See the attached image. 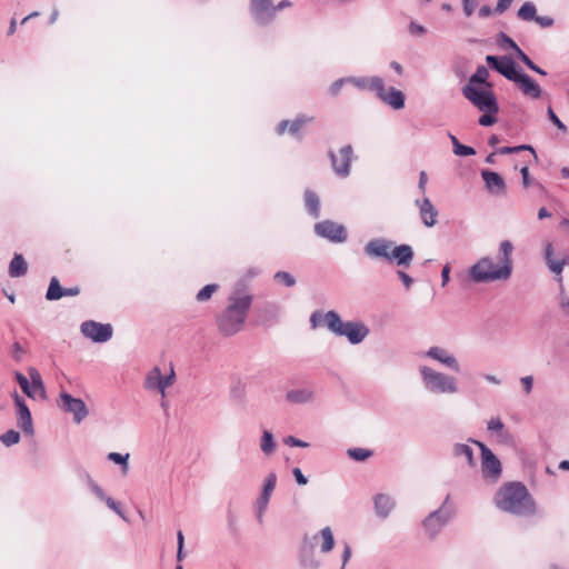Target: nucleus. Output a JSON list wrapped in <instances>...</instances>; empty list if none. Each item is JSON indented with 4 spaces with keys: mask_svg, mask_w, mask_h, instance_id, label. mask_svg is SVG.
<instances>
[{
    "mask_svg": "<svg viewBox=\"0 0 569 569\" xmlns=\"http://www.w3.org/2000/svg\"><path fill=\"white\" fill-rule=\"evenodd\" d=\"M513 244L509 240H503L499 246V263L495 264L492 259L483 257L479 259L469 269V277L475 283H490L493 281H506L511 277L513 262Z\"/></svg>",
    "mask_w": 569,
    "mask_h": 569,
    "instance_id": "f257e3e1",
    "label": "nucleus"
},
{
    "mask_svg": "<svg viewBox=\"0 0 569 569\" xmlns=\"http://www.w3.org/2000/svg\"><path fill=\"white\" fill-rule=\"evenodd\" d=\"M242 282L237 283L228 298V306L217 317L219 332L226 337L233 336L241 330L251 308L253 297L244 292Z\"/></svg>",
    "mask_w": 569,
    "mask_h": 569,
    "instance_id": "f03ea898",
    "label": "nucleus"
},
{
    "mask_svg": "<svg viewBox=\"0 0 569 569\" xmlns=\"http://www.w3.org/2000/svg\"><path fill=\"white\" fill-rule=\"evenodd\" d=\"M496 506L502 511L518 516L535 511L533 500L521 482H510L502 487L496 496Z\"/></svg>",
    "mask_w": 569,
    "mask_h": 569,
    "instance_id": "7ed1b4c3",
    "label": "nucleus"
},
{
    "mask_svg": "<svg viewBox=\"0 0 569 569\" xmlns=\"http://www.w3.org/2000/svg\"><path fill=\"white\" fill-rule=\"evenodd\" d=\"M325 326L329 331L339 337H346L351 345H359L369 335V328L361 321L343 322L335 310L325 313Z\"/></svg>",
    "mask_w": 569,
    "mask_h": 569,
    "instance_id": "20e7f679",
    "label": "nucleus"
},
{
    "mask_svg": "<svg viewBox=\"0 0 569 569\" xmlns=\"http://www.w3.org/2000/svg\"><path fill=\"white\" fill-rule=\"evenodd\" d=\"M457 515V507L448 493L441 506L431 511L423 520L422 527L430 539H435L442 528L451 522Z\"/></svg>",
    "mask_w": 569,
    "mask_h": 569,
    "instance_id": "39448f33",
    "label": "nucleus"
},
{
    "mask_svg": "<svg viewBox=\"0 0 569 569\" xmlns=\"http://www.w3.org/2000/svg\"><path fill=\"white\" fill-rule=\"evenodd\" d=\"M419 371L427 391L432 393L458 392V383L455 377L436 371L427 366H421Z\"/></svg>",
    "mask_w": 569,
    "mask_h": 569,
    "instance_id": "423d86ee",
    "label": "nucleus"
},
{
    "mask_svg": "<svg viewBox=\"0 0 569 569\" xmlns=\"http://www.w3.org/2000/svg\"><path fill=\"white\" fill-rule=\"evenodd\" d=\"M291 6L290 0H281L277 4L272 0H250L249 11L258 26L267 27L274 21L277 12Z\"/></svg>",
    "mask_w": 569,
    "mask_h": 569,
    "instance_id": "0eeeda50",
    "label": "nucleus"
},
{
    "mask_svg": "<svg viewBox=\"0 0 569 569\" xmlns=\"http://www.w3.org/2000/svg\"><path fill=\"white\" fill-rule=\"evenodd\" d=\"M461 92L462 96L479 111H488L492 107L499 106L492 88L463 86L461 88Z\"/></svg>",
    "mask_w": 569,
    "mask_h": 569,
    "instance_id": "6e6552de",
    "label": "nucleus"
},
{
    "mask_svg": "<svg viewBox=\"0 0 569 569\" xmlns=\"http://www.w3.org/2000/svg\"><path fill=\"white\" fill-rule=\"evenodd\" d=\"M481 450V476L485 481L496 483L502 473L498 457L482 442L472 440Z\"/></svg>",
    "mask_w": 569,
    "mask_h": 569,
    "instance_id": "1a4fd4ad",
    "label": "nucleus"
},
{
    "mask_svg": "<svg viewBox=\"0 0 569 569\" xmlns=\"http://www.w3.org/2000/svg\"><path fill=\"white\" fill-rule=\"evenodd\" d=\"M315 233L333 243H342L348 239V232L343 224L332 220H323L315 224Z\"/></svg>",
    "mask_w": 569,
    "mask_h": 569,
    "instance_id": "9d476101",
    "label": "nucleus"
},
{
    "mask_svg": "<svg viewBox=\"0 0 569 569\" xmlns=\"http://www.w3.org/2000/svg\"><path fill=\"white\" fill-rule=\"evenodd\" d=\"M372 87L377 97L386 104L392 107L395 110L402 109L406 102V96L402 91L390 87L386 90L383 79H375Z\"/></svg>",
    "mask_w": 569,
    "mask_h": 569,
    "instance_id": "9b49d317",
    "label": "nucleus"
},
{
    "mask_svg": "<svg viewBox=\"0 0 569 569\" xmlns=\"http://www.w3.org/2000/svg\"><path fill=\"white\" fill-rule=\"evenodd\" d=\"M486 62L492 70L512 82L521 72V70L518 69L517 63L509 56L489 54L486 57Z\"/></svg>",
    "mask_w": 569,
    "mask_h": 569,
    "instance_id": "f8f14e48",
    "label": "nucleus"
},
{
    "mask_svg": "<svg viewBox=\"0 0 569 569\" xmlns=\"http://www.w3.org/2000/svg\"><path fill=\"white\" fill-rule=\"evenodd\" d=\"M81 332L93 342L103 343L111 339L113 329L110 323L87 320L81 323Z\"/></svg>",
    "mask_w": 569,
    "mask_h": 569,
    "instance_id": "ddd939ff",
    "label": "nucleus"
},
{
    "mask_svg": "<svg viewBox=\"0 0 569 569\" xmlns=\"http://www.w3.org/2000/svg\"><path fill=\"white\" fill-rule=\"evenodd\" d=\"M58 405L63 411L73 415V420L76 423H80L89 415L88 408L83 400L80 398H74L68 392L60 393V401Z\"/></svg>",
    "mask_w": 569,
    "mask_h": 569,
    "instance_id": "4468645a",
    "label": "nucleus"
},
{
    "mask_svg": "<svg viewBox=\"0 0 569 569\" xmlns=\"http://www.w3.org/2000/svg\"><path fill=\"white\" fill-rule=\"evenodd\" d=\"M353 149L351 144L343 146L339 150V157L329 151L328 156L331 161L333 172L340 178H347L350 174V164L352 160Z\"/></svg>",
    "mask_w": 569,
    "mask_h": 569,
    "instance_id": "2eb2a0df",
    "label": "nucleus"
},
{
    "mask_svg": "<svg viewBox=\"0 0 569 569\" xmlns=\"http://www.w3.org/2000/svg\"><path fill=\"white\" fill-rule=\"evenodd\" d=\"M12 397L17 407V426L26 436H33L34 428L30 409L24 399L17 391L13 392Z\"/></svg>",
    "mask_w": 569,
    "mask_h": 569,
    "instance_id": "dca6fc26",
    "label": "nucleus"
},
{
    "mask_svg": "<svg viewBox=\"0 0 569 569\" xmlns=\"http://www.w3.org/2000/svg\"><path fill=\"white\" fill-rule=\"evenodd\" d=\"M393 241L387 238H373L369 240L363 247V253L371 259H385L389 261Z\"/></svg>",
    "mask_w": 569,
    "mask_h": 569,
    "instance_id": "f3484780",
    "label": "nucleus"
},
{
    "mask_svg": "<svg viewBox=\"0 0 569 569\" xmlns=\"http://www.w3.org/2000/svg\"><path fill=\"white\" fill-rule=\"evenodd\" d=\"M426 357L436 360L443 365L446 368L459 372L460 371V365L457 360V358L451 355L448 350L441 347H430L426 353Z\"/></svg>",
    "mask_w": 569,
    "mask_h": 569,
    "instance_id": "a211bd4d",
    "label": "nucleus"
},
{
    "mask_svg": "<svg viewBox=\"0 0 569 569\" xmlns=\"http://www.w3.org/2000/svg\"><path fill=\"white\" fill-rule=\"evenodd\" d=\"M415 204L419 209V216L425 227L431 228L437 223L438 210L429 198L417 199Z\"/></svg>",
    "mask_w": 569,
    "mask_h": 569,
    "instance_id": "6ab92c4d",
    "label": "nucleus"
},
{
    "mask_svg": "<svg viewBox=\"0 0 569 569\" xmlns=\"http://www.w3.org/2000/svg\"><path fill=\"white\" fill-rule=\"evenodd\" d=\"M389 256V262H396L398 267L409 268L413 260L415 252L410 244H393Z\"/></svg>",
    "mask_w": 569,
    "mask_h": 569,
    "instance_id": "aec40b11",
    "label": "nucleus"
},
{
    "mask_svg": "<svg viewBox=\"0 0 569 569\" xmlns=\"http://www.w3.org/2000/svg\"><path fill=\"white\" fill-rule=\"evenodd\" d=\"M313 117H309V116H306V114H300L293 121H289V120H282L278 127H277V133L278 134H282L284 132V130L287 129V127H289V132L291 136L296 137L298 140H301L302 137L301 134L299 133L300 132V129L309 123V122H312L313 121Z\"/></svg>",
    "mask_w": 569,
    "mask_h": 569,
    "instance_id": "412c9836",
    "label": "nucleus"
},
{
    "mask_svg": "<svg viewBox=\"0 0 569 569\" xmlns=\"http://www.w3.org/2000/svg\"><path fill=\"white\" fill-rule=\"evenodd\" d=\"M513 82L519 86L525 96H528L532 99H539L541 97L542 90L540 86L523 71L519 73Z\"/></svg>",
    "mask_w": 569,
    "mask_h": 569,
    "instance_id": "4be33fe9",
    "label": "nucleus"
},
{
    "mask_svg": "<svg viewBox=\"0 0 569 569\" xmlns=\"http://www.w3.org/2000/svg\"><path fill=\"white\" fill-rule=\"evenodd\" d=\"M481 178L485 181L486 188L489 190V192L496 194L506 193V182L499 173L483 169L481 171Z\"/></svg>",
    "mask_w": 569,
    "mask_h": 569,
    "instance_id": "5701e85b",
    "label": "nucleus"
},
{
    "mask_svg": "<svg viewBox=\"0 0 569 569\" xmlns=\"http://www.w3.org/2000/svg\"><path fill=\"white\" fill-rule=\"evenodd\" d=\"M373 505H375L376 515L381 519H386L390 515V512L393 510V508L396 506V501L389 495L377 493L373 497Z\"/></svg>",
    "mask_w": 569,
    "mask_h": 569,
    "instance_id": "b1692460",
    "label": "nucleus"
},
{
    "mask_svg": "<svg viewBox=\"0 0 569 569\" xmlns=\"http://www.w3.org/2000/svg\"><path fill=\"white\" fill-rule=\"evenodd\" d=\"M299 558L303 569H319L321 565L320 560L315 556L313 546L308 542L307 537L301 546Z\"/></svg>",
    "mask_w": 569,
    "mask_h": 569,
    "instance_id": "393cba45",
    "label": "nucleus"
},
{
    "mask_svg": "<svg viewBox=\"0 0 569 569\" xmlns=\"http://www.w3.org/2000/svg\"><path fill=\"white\" fill-rule=\"evenodd\" d=\"M315 391L310 388L291 389L286 393V400L293 405H306L312 402Z\"/></svg>",
    "mask_w": 569,
    "mask_h": 569,
    "instance_id": "a878e982",
    "label": "nucleus"
},
{
    "mask_svg": "<svg viewBox=\"0 0 569 569\" xmlns=\"http://www.w3.org/2000/svg\"><path fill=\"white\" fill-rule=\"evenodd\" d=\"M545 259L549 269L556 274H560L563 267L568 263V259L566 257L561 259L553 258V249L550 242L546 244Z\"/></svg>",
    "mask_w": 569,
    "mask_h": 569,
    "instance_id": "bb28decb",
    "label": "nucleus"
},
{
    "mask_svg": "<svg viewBox=\"0 0 569 569\" xmlns=\"http://www.w3.org/2000/svg\"><path fill=\"white\" fill-rule=\"evenodd\" d=\"M489 71L485 66H478L475 73L468 79L465 86L492 88V84L488 81Z\"/></svg>",
    "mask_w": 569,
    "mask_h": 569,
    "instance_id": "cd10ccee",
    "label": "nucleus"
},
{
    "mask_svg": "<svg viewBox=\"0 0 569 569\" xmlns=\"http://www.w3.org/2000/svg\"><path fill=\"white\" fill-rule=\"evenodd\" d=\"M312 539L321 540L320 550L323 553L330 552L335 547V537L330 527L322 528Z\"/></svg>",
    "mask_w": 569,
    "mask_h": 569,
    "instance_id": "c85d7f7f",
    "label": "nucleus"
},
{
    "mask_svg": "<svg viewBox=\"0 0 569 569\" xmlns=\"http://www.w3.org/2000/svg\"><path fill=\"white\" fill-rule=\"evenodd\" d=\"M305 206L310 217L315 219L320 217V198L315 191L310 189L305 191Z\"/></svg>",
    "mask_w": 569,
    "mask_h": 569,
    "instance_id": "c756f323",
    "label": "nucleus"
},
{
    "mask_svg": "<svg viewBox=\"0 0 569 569\" xmlns=\"http://www.w3.org/2000/svg\"><path fill=\"white\" fill-rule=\"evenodd\" d=\"M28 271V264L20 253H14L12 260L9 264V274L12 278H19L27 273Z\"/></svg>",
    "mask_w": 569,
    "mask_h": 569,
    "instance_id": "7c9ffc66",
    "label": "nucleus"
},
{
    "mask_svg": "<svg viewBox=\"0 0 569 569\" xmlns=\"http://www.w3.org/2000/svg\"><path fill=\"white\" fill-rule=\"evenodd\" d=\"M28 375L31 380L30 385H31V390L34 392V398L37 397V393H39L41 398H44L46 389H44L42 377H41L39 370L34 367H30L28 369Z\"/></svg>",
    "mask_w": 569,
    "mask_h": 569,
    "instance_id": "2f4dec72",
    "label": "nucleus"
},
{
    "mask_svg": "<svg viewBox=\"0 0 569 569\" xmlns=\"http://www.w3.org/2000/svg\"><path fill=\"white\" fill-rule=\"evenodd\" d=\"M452 453L455 457H465L470 467L476 466V460L473 458V450L469 445L456 443L452 448Z\"/></svg>",
    "mask_w": 569,
    "mask_h": 569,
    "instance_id": "473e14b6",
    "label": "nucleus"
},
{
    "mask_svg": "<svg viewBox=\"0 0 569 569\" xmlns=\"http://www.w3.org/2000/svg\"><path fill=\"white\" fill-rule=\"evenodd\" d=\"M161 386V371L158 367L152 368L146 379H144V388L147 390H158L160 391Z\"/></svg>",
    "mask_w": 569,
    "mask_h": 569,
    "instance_id": "72a5a7b5",
    "label": "nucleus"
},
{
    "mask_svg": "<svg viewBox=\"0 0 569 569\" xmlns=\"http://www.w3.org/2000/svg\"><path fill=\"white\" fill-rule=\"evenodd\" d=\"M375 79H382L381 77H347L348 83L353 84L356 88L360 90H370L375 92L372 87V82Z\"/></svg>",
    "mask_w": 569,
    "mask_h": 569,
    "instance_id": "f704fd0d",
    "label": "nucleus"
},
{
    "mask_svg": "<svg viewBox=\"0 0 569 569\" xmlns=\"http://www.w3.org/2000/svg\"><path fill=\"white\" fill-rule=\"evenodd\" d=\"M61 298H63V288L61 287L58 278L52 277L46 292V299L49 301H56Z\"/></svg>",
    "mask_w": 569,
    "mask_h": 569,
    "instance_id": "c9c22d12",
    "label": "nucleus"
},
{
    "mask_svg": "<svg viewBox=\"0 0 569 569\" xmlns=\"http://www.w3.org/2000/svg\"><path fill=\"white\" fill-rule=\"evenodd\" d=\"M517 17L523 21H535V19L537 18L536 6L530 1L525 2L519 8V10L517 12Z\"/></svg>",
    "mask_w": 569,
    "mask_h": 569,
    "instance_id": "e433bc0d",
    "label": "nucleus"
},
{
    "mask_svg": "<svg viewBox=\"0 0 569 569\" xmlns=\"http://www.w3.org/2000/svg\"><path fill=\"white\" fill-rule=\"evenodd\" d=\"M499 106L492 107L490 110H482V116L478 119V123L482 127H490L497 122V113Z\"/></svg>",
    "mask_w": 569,
    "mask_h": 569,
    "instance_id": "4c0bfd02",
    "label": "nucleus"
},
{
    "mask_svg": "<svg viewBox=\"0 0 569 569\" xmlns=\"http://www.w3.org/2000/svg\"><path fill=\"white\" fill-rule=\"evenodd\" d=\"M260 448L264 455H271L276 449V442L269 430L262 432Z\"/></svg>",
    "mask_w": 569,
    "mask_h": 569,
    "instance_id": "58836bf2",
    "label": "nucleus"
},
{
    "mask_svg": "<svg viewBox=\"0 0 569 569\" xmlns=\"http://www.w3.org/2000/svg\"><path fill=\"white\" fill-rule=\"evenodd\" d=\"M517 58L523 62L530 70L541 74V76H547V72L541 69L539 66H537L529 57L527 53H525L520 48H517Z\"/></svg>",
    "mask_w": 569,
    "mask_h": 569,
    "instance_id": "ea45409f",
    "label": "nucleus"
},
{
    "mask_svg": "<svg viewBox=\"0 0 569 569\" xmlns=\"http://www.w3.org/2000/svg\"><path fill=\"white\" fill-rule=\"evenodd\" d=\"M347 455L349 458L356 460V461H365L368 458H370L373 452L366 448H350L347 450Z\"/></svg>",
    "mask_w": 569,
    "mask_h": 569,
    "instance_id": "a19ab883",
    "label": "nucleus"
},
{
    "mask_svg": "<svg viewBox=\"0 0 569 569\" xmlns=\"http://www.w3.org/2000/svg\"><path fill=\"white\" fill-rule=\"evenodd\" d=\"M489 431L497 432L500 438L509 437V432L505 429V425L500 418H491L487 426Z\"/></svg>",
    "mask_w": 569,
    "mask_h": 569,
    "instance_id": "79ce46f5",
    "label": "nucleus"
},
{
    "mask_svg": "<svg viewBox=\"0 0 569 569\" xmlns=\"http://www.w3.org/2000/svg\"><path fill=\"white\" fill-rule=\"evenodd\" d=\"M14 378H16L18 385L20 386L21 390L23 391V393L26 396H28L29 398L34 399V392L31 390V385H30L29 379L19 371H17L14 373Z\"/></svg>",
    "mask_w": 569,
    "mask_h": 569,
    "instance_id": "37998d69",
    "label": "nucleus"
},
{
    "mask_svg": "<svg viewBox=\"0 0 569 569\" xmlns=\"http://www.w3.org/2000/svg\"><path fill=\"white\" fill-rule=\"evenodd\" d=\"M20 439H21L20 433L13 429L8 430L0 436V441L6 447H11L13 445H17L20 441Z\"/></svg>",
    "mask_w": 569,
    "mask_h": 569,
    "instance_id": "c03bdc74",
    "label": "nucleus"
},
{
    "mask_svg": "<svg viewBox=\"0 0 569 569\" xmlns=\"http://www.w3.org/2000/svg\"><path fill=\"white\" fill-rule=\"evenodd\" d=\"M218 289L219 286L217 283H209L197 293L196 298L199 302L207 301Z\"/></svg>",
    "mask_w": 569,
    "mask_h": 569,
    "instance_id": "a18cd8bd",
    "label": "nucleus"
},
{
    "mask_svg": "<svg viewBox=\"0 0 569 569\" xmlns=\"http://www.w3.org/2000/svg\"><path fill=\"white\" fill-rule=\"evenodd\" d=\"M270 498L260 495L254 503L257 520L261 523L264 511L267 510Z\"/></svg>",
    "mask_w": 569,
    "mask_h": 569,
    "instance_id": "49530a36",
    "label": "nucleus"
},
{
    "mask_svg": "<svg viewBox=\"0 0 569 569\" xmlns=\"http://www.w3.org/2000/svg\"><path fill=\"white\" fill-rule=\"evenodd\" d=\"M108 460L117 463V465H120L122 467V471L126 473L129 469V466H128V459H129V453H126V455H121L119 452H110L108 455Z\"/></svg>",
    "mask_w": 569,
    "mask_h": 569,
    "instance_id": "de8ad7c7",
    "label": "nucleus"
},
{
    "mask_svg": "<svg viewBox=\"0 0 569 569\" xmlns=\"http://www.w3.org/2000/svg\"><path fill=\"white\" fill-rule=\"evenodd\" d=\"M276 483H277L276 473H273V472L269 473L264 480L263 488H262V491L260 495L270 498L272 491L276 488Z\"/></svg>",
    "mask_w": 569,
    "mask_h": 569,
    "instance_id": "09e8293b",
    "label": "nucleus"
},
{
    "mask_svg": "<svg viewBox=\"0 0 569 569\" xmlns=\"http://www.w3.org/2000/svg\"><path fill=\"white\" fill-rule=\"evenodd\" d=\"M273 279L283 283L286 287H293L296 284L295 277L287 271H278L274 273Z\"/></svg>",
    "mask_w": 569,
    "mask_h": 569,
    "instance_id": "8fccbe9b",
    "label": "nucleus"
},
{
    "mask_svg": "<svg viewBox=\"0 0 569 569\" xmlns=\"http://www.w3.org/2000/svg\"><path fill=\"white\" fill-rule=\"evenodd\" d=\"M520 174L522 178V186L525 188H529L532 184V180L530 178V172H529L528 166H523L520 169ZM533 184L537 186L541 191H545V187L540 182L536 181V182H533Z\"/></svg>",
    "mask_w": 569,
    "mask_h": 569,
    "instance_id": "3c124183",
    "label": "nucleus"
},
{
    "mask_svg": "<svg viewBox=\"0 0 569 569\" xmlns=\"http://www.w3.org/2000/svg\"><path fill=\"white\" fill-rule=\"evenodd\" d=\"M547 116L551 123H553L560 131L567 132V126L559 119L551 107L547 109Z\"/></svg>",
    "mask_w": 569,
    "mask_h": 569,
    "instance_id": "603ef678",
    "label": "nucleus"
},
{
    "mask_svg": "<svg viewBox=\"0 0 569 569\" xmlns=\"http://www.w3.org/2000/svg\"><path fill=\"white\" fill-rule=\"evenodd\" d=\"M88 486L90 488V490L100 499V500H104L107 495L104 493V491L102 490V488L96 482L92 480V478L88 475Z\"/></svg>",
    "mask_w": 569,
    "mask_h": 569,
    "instance_id": "864d4df0",
    "label": "nucleus"
},
{
    "mask_svg": "<svg viewBox=\"0 0 569 569\" xmlns=\"http://www.w3.org/2000/svg\"><path fill=\"white\" fill-rule=\"evenodd\" d=\"M174 377H176V375H174V371L172 368H171L169 375H167V376L161 375L160 392L162 396H164L166 388H168L169 386H171L173 383Z\"/></svg>",
    "mask_w": 569,
    "mask_h": 569,
    "instance_id": "5fc2aeb1",
    "label": "nucleus"
},
{
    "mask_svg": "<svg viewBox=\"0 0 569 569\" xmlns=\"http://www.w3.org/2000/svg\"><path fill=\"white\" fill-rule=\"evenodd\" d=\"M325 325V313L320 311H315L310 316V326L312 329H316L320 326Z\"/></svg>",
    "mask_w": 569,
    "mask_h": 569,
    "instance_id": "6e6d98bb",
    "label": "nucleus"
},
{
    "mask_svg": "<svg viewBox=\"0 0 569 569\" xmlns=\"http://www.w3.org/2000/svg\"><path fill=\"white\" fill-rule=\"evenodd\" d=\"M345 83H348L347 78H340V79L336 80L335 82H332L331 86L329 87V94L332 97L338 96Z\"/></svg>",
    "mask_w": 569,
    "mask_h": 569,
    "instance_id": "4d7b16f0",
    "label": "nucleus"
},
{
    "mask_svg": "<svg viewBox=\"0 0 569 569\" xmlns=\"http://www.w3.org/2000/svg\"><path fill=\"white\" fill-rule=\"evenodd\" d=\"M453 153L459 157H470L476 154V150L470 146H465L461 143V146L457 147V150H453Z\"/></svg>",
    "mask_w": 569,
    "mask_h": 569,
    "instance_id": "13d9d810",
    "label": "nucleus"
},
{
    "mask_svg": "<svg viewBox=\"0 0 569 569\" xmlns=\"http://www.w3.org/2000/svg\"><path fill=\"white\" fill-rule=\"evenodd\" d=\"M478 4L477 0H462V9L466 17L472 16Z\"/></svg>",
    "mask_w": 569,
    "mask_h": 569,
    "instance_id": "bf43d9fd",
    "label": "nucleus"
},
{
    "mask_svg": "<svg viewBox=\"0 0 569 569\" xmlns=\"http://www.w3.org/2000/svg\"><path fill=\"white\" fill-rule=\"evenodd\" d=\"M24 353H26V350L22 348V346L18 341H16L12 345V358L19 362L22 360V357Z\"/></svg>",
    "mask_w": 569,
    "mask_h": 569,
    "instance_id": "052dcab7",
    "label": "nucleus"
},
{
    "mask_svg": "<svg viewBox=\"0 0 569 569\" xmlns=\"http://www.w3.org/2000/svg\"><path fill=\"white\" fill-rule=\"evenodd\" d=\"M499 40H500L501 44L508 46L509 48L515 50V52L517 53V48H519V46L505 32L499 33Z\"/></svg>",
    "mask_w": 569,
    "mask_h": 569,
    "instance_id": "680f3d73",
    "label": "nucleus"
},
{
    "mask_svg": "<svg viewBox=\"0 0 569 569\" xmlns=\"http://www.w3.org/2000/svg\"><path fill=\"white\" fill-rule=\"evenodd\" d=\"M284 443L292 447H300V448H307L309 447V443L306 441H302L293 436H288L284 438Z\"/></svg>",
    "mask_w": 569,
    "mask_h": 569,
    "instance_id": "e2e57ef3",
    "label": "nucleus"
},
{
    "mask_svg": "<svg viewBox=\"0 0 569 569\" xmlns=\"http://www.w3.org/2000/svg\"><path fill=\"white\" fill-rule=\"evenodd\" d=\"M398 278L402 281L407 290H409L413 283V279L403 270H397Z\"/></svg>",
    "mask_w": 569,
    "mask_h": 569,
    "instance_id": "0e129e2a",
    "label": "nucleus"
},
{
    "mask_svg": "<svg viewBox=\"0 0 569 569\" xmlns=\"http://www.w3.org/2000/svg\"><path fill=\"white\" fill-rule=\"evenodd\" d=\"M535 22L538 23L542 28H549L552 27L555 23V20L551 17L548 16H538L535 19Z\"/></svg>",
    "mask_w": 569,
    "mask_h": 569,
    "instance_id": "69168bd1",
    "label": "nucleus"
},
{
    "mask_svg": "<svg viewBox=\"0 0 569 569\" xmlns=\"http://www.w3.org/2000/svg\"><path fill=\"white\" fill-rule=\"evenodd\" d=\"M106 502V505L111 509L113 510L117 515H119L121 518L126 519V517L123 516L122 511L120 510L119 508V503L113 500L111 497H106V499L103 500Z\"/></svg>",
    "mask_w": 569,
    "mask_h": 569,
    "instance_id": "338daca9",
    "label": "nucleus"
},
{
    "mask_svg": "<svg viewBox=\"0 0 569 569\" xmlns=\"http://www.w3.org/2000/svg\"><path fill=\"white\" fill-rule=\"evenodd\" d=\"M520 382L523 387V391L526 395H529L532 391L533 378L532 376H526L520 379Z\"/></svg>",
    "mask_w": 569,
    "mask_h": 569,
    "instance_id": "774afa93",
    "label": "nucleus"
}]
</instances>
